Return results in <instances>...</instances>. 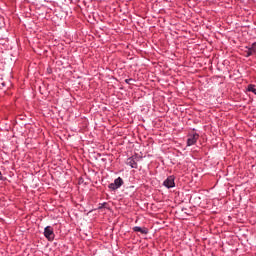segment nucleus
Returning <instances> with one entry per match:
<instances>
[{"mask_svg": "<svg viewBox=\"0 0 256 256\" xmlns=\"http://www.w3.org/2000/svg\"><path fill=\"white\" fill-rule=\"evenodd\" d=\"M139 161H141V156L135 154L127 159L126 164L129 165L131 169H138L137 163H139Z\"/></svg>", "mask_w": 256, "mask_h": 256, "instance_id": "nucleus-1", "label": "nucleus"}, {"mask_svg": "<svg viewBox=\"0 0 256 256\" xmlns=\"http://www.w3.org/2000/svg\"><path fill=\"white\" fill-rule=\"evenodd\" d=\"M123 178L121 177H118L114 180V183H110L108 185V188L111 190V191H117V189H120L121 186L123 185Z\"/></svg>", "mask_w": 256, "mask_h": 256, "instance_id": "nucleus-2", "label": "nucleus"}, {"mask_svg": "<svg viewBox=\"0 0 256 256\" xmlns=\"http://www.w3.org/2000/svg\"><path fill=\"white\" fill-rule=\"evenodd\" d=\"M44 237L48 239V241H53L55 239V232L53 231V227L46 226L44 229Z\"/></svg>", "mask_w": 256, "mask_h": 256, "instance_id": "nucleus-3", "label": "nucleus"}, {"mask_svg": "<svg viewBox=\"0 0 256 256\" xmlns=\"http://www.w3.org/2000/svg\"><path fill=\"white\" fill-rule=\"evenodd\" d=\"M198 140H199L198 133L189 134L187 139V146L191 147L192 145H195V143H197Z\"/></svg>", "mask_w": 256, "mask_h": 256, "instance_id": "nucleus-4", "label": "nucleus"}, {"mask_svg": "<svg viewBox=\"0 0 256 256\" xmlns=\"http://www.w3.org/2000/svg\"><path fill=\"white\" fill-rule=\"evenodd\" d=\"M163 185L167 187V189H173V187H175V176H168L163 182Z\"/></svg>", "mask_w": 256, "mask_h": 256, "instance_id": "nucleus-5", "label": "nucleus"}, {"mask_svg": "<svg viewBox=\"0 0 256 256\" xmlns=\"http://www.w3.org/2000/svg\"><path fill=\"white\" fill-rule=\"evenodd\" d=\"M245 53L246 57H251V55H256V42H254L250 47L246 46Z\"/></svg>", "mask_w": 256, "mask_h": 256, "instance_id": "nucleus-6", "label": "nucleus"}, {"mask_svg": "<svg viewBox=\"0 0 256 256\" xmlns=\"http://www.w3.org/2000/svg\"><path fill=\"white\" fill-rule=\"evenodd\" d=\"M133 231L135 233H141V235H147L149 233V229L146 227H139V226H135L133 228Z\"/></svg>", "mask_w": 256, "mask_h": 256, "instance_id": "nucleus-7", "label": "nucleus"}, {"mask_svg": "<svg viewBox=\"0 0 256 256\" xmlns=\"http://www.w3.org/2000/svg\"><path fill=\"white\" fill-rule=\"evenodd\" d=\"M247 91H249L250 93H254V95H256V86L254 84H249L247 87Z\"/></svg>", "mask_w": 256, "mask_h": 256, "instance_id": "nucleus-8", "label": "nucleus"}, {"mask_svg": "<svg viewBox=\"0 0 256 256\" xmlns=\"http://www.w3.org/2000/svg\"><path fill=\"white\" fill-rule=\"evenodd\" d=\"M131 81H133V78L126 79L125 83H127L128 85H131Z\"/></svg>", "mask_w": 256, "mask_h": 256, "instance_id": "nucleus-9", "label": "nucleus"}, {"mask_svg": "<svg viewBox=\"0 0 256 256\" xmlns=\"http://www.w3.org/2000/svg\"><path fill=\"white\" fill-rule=\"evenodd\" d=\"M0 181H5V178L3 177V174L0 171Z\"/></svg>", "mask_w": 256, "mask_h": 256, "instance_id": "nucleus-10", "label": "nucleus"}]
</instances>
